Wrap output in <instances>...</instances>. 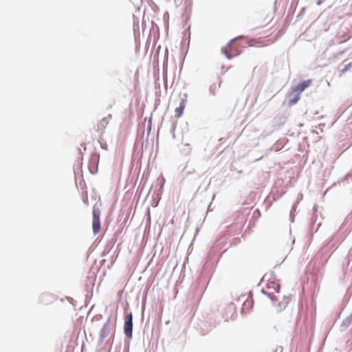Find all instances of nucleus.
Wrapping results in <instances>:
<instances>
[{"instance_id": "f257e3e1", "label": "nucleus", "mask_w": 352, "mask_h": 352, "mask_svg": "<svg viewBox=\"0 0 352 352\" xmlns=\"http://www.w3.org/2000/svg\"><path fill=\"white\" fill-rule=\"evenodd\" d=\"M268 296L271 299L272 302L274 303L276 302H278L276 307L277 312H280L281 311L285 309L291 300L290 296H283L280 294L275 295V294L273 292L269 293Z\"/></svg>"}, {"instance_id": "f03ea898", "label": "nucleus", "mask_w": 352, "mask_h": 352, "mask_svg": "<svg viewBox=\"0 0 352 352\" xmlns=\"http://www.w3.org/2000/svg\"><path fill=\"white\" fill-rule=\"evenodd\" d=\"M235 43V39H233L222 49V52L228 59H231L234 56L240 54V52L234 47Z\"/></svg>"}, {"instance_id": "7ed1b4c3", "label": "nucleus", "mask_w": 352, "mask_h": 352, "mask_svg": "<svg viewBox=\"0 0 352 352\" xmlns=\"http://www.w3.org/2000/svg\"><path fill=\"white\" fill-rule=\"evenodd\" d=\"M133 316L132 314L126 315L124 318V333L126 336L129 338L132 336V330H133Z\"/></svg>"}, {"instance_id": "20e7f679", "label": "nucleus", "mask_w": 352, "mask_h": 352, "mask_svg": "<svg viewBox=\"0 0 352 352\" xmlns=\"http://www.w3.org/2000/svg\"><path fill=\"white\" fill-rule=\"evenodd\" d=\"M92 228L95 234H98L100 230V215L96 210L93 211Z\"/></svg>"}, {"instance_id": "39448f33", "label": "nucleus", "mask_w": 352, "mask_h": 352, "mask_svg": "<svg viewBox=\"0 0 352 352\" xmlns=\"http://www.w3.org/2000/svg\"><path fill=\"white\" fill-rule=\"evenodd\" d=\"M112 116L111 114H109L107 116L103 118L102 120L99 121L97 124V131L100 133H103L104 129L109 124V122L111 119Z\"/></svg>"}, {"instance_id": "423d86ee", "label": "nucleus", "mask_w": 352, "mask_h": 352, "mask_svg": "<svg viewBox=\"0 0 352 352\" xmlns=\"http://www.w3.org/2000/svg\"><path fill=\"white\" fill-rule=\"evenodd\" d=\"M311 82L312 80L311 79L301 82L296 87L293 88V93H297L300 95V93L302 92L306 88L309 87Z\"/></svg>"}, {"instance_id": "0eeeda50", "label": "nucleus", "mask_w": 352, "mask_h": 352, "mask_svg": "<svg viewBox=\"0 0 352 352\" xmlns=\"http://www.w3.org/2000/svg\"><path fill=\"white\" fill-rule=\"evenodd\" d=\"M267 288L270 290H272V292H267V294L270 292L274 293V292L276 294V295L280 294V285L277 280H268L267 283Z\"/></svg>"}, {"instance_id": "6e6552de", "label": "nucleus", "mask_w": 352, "mask_h": 352, "mask_svg": "<svg viewBox=\"0 0 352 352\" xmlns=\"http://www.w3.org/2000/svg\"><path fill=\"white\" fill-rule=\"evenodd\" d=\"M186 100L183 98L181 100L179 107H177L175 110V117L180 118L183 115L184 110L186 107Z\"/></svg>"}, {"instance_id": "1a4fd4ad", "label": "nucleus", "mask_w": 352, "mask_h": 352, "mask_svg": "<svg viewBox=\"0 0 352 352\" xmlns=\"http://www.w3.org/2000/svg\"><path fill=\"white\" fill-rule=\"evenodd\" d=\"M290 96H294V98L289 100V105H294L300 99V94L297 93H293V91H292Z\"/></svg>"}]
</instances>
